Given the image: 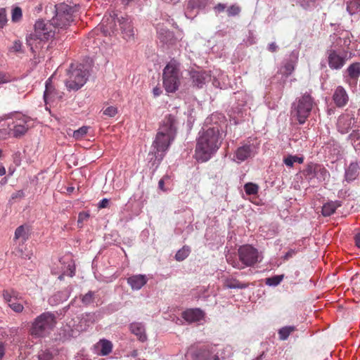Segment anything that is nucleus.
I'll use <instances>...</instances> for the list:
<instances>
[{"mask_svg":"<svg viewBox=\"0 0 360 360\" xmlns=\"http://www.w3.org/2000/svg\"><path fill=\"white\" fill-rule=\"evenodd\" d=\"M318 164H309L306 167V168L303 171V174L305 176L306 179L309 180H311L314 178H316V167H318Z\"/></svg>","mask_w":360,"mask_h":360,"instance_id":"28","label":"nucleus"},{"mask_svg":"<svg viewBox=\"0 0 360 360\" xmlns=\"http://www.w3.org/2000/svg\"><path fill=\"white\" fill-rule=\"evenodd\" d=\"M131 332L135 335L138 339L143 342L147 340L145 328L141 323H132L130 325Z\"/></svg>","mask_w":360,"mask_h":360,"instance_id":"22","label":"nucleus"},{"mask_svg":"<svg viewBox=\"0 0 360 360\" xmlns=\"http://www.w3.org/2000/svg\"><path fill=\"white\" fill-rule=\"evenodd\" d=\"M89 129V127L83 126V127H80L79 129L75 130V131H72L71 129H70L69 131L72 132V137L75 140L77 141V140H81V139H84L85 137V136L87 134Z\"/></svg>","mask_w":360,"mask_h":360,"instance_id":"30","label":"nucleus"},{"mask_svg":"<svg viewBox=\"0 0 360 360\" xmlns=\"http://www.w3.org/2000/svg\"><path fill=\"white\" fill-rule=\"evenodd\" d=\"M7 22L6 11L5 8H0V27H3Z\"/></svg>","mask_w":360,"mask_h":360,"instance_id":"46","label":"nucleus"},{"mask_svg":"<svg viewBox=\"0 0 360 360\" xmlns=\"http://www.w3.org/2000/svg\"><path fill=\"white\" fill-rule=\"evenodd\" d=\"M49 9L46 8V12L48 15ZM49 11L54 15L51 18L50 21L52 22L55 28L57 29L58 33L60 30H66L73 21V9L70 6L65 4H59L53 6L49 7Z\"/></svg>","mask_w":360,"mask_h":360,"instance_id":"4","label":"nucleus"},{"mask_svg":"<svg viewBox=\"0 0 360 360\" xmlns=\"http://www.w3.org/2000/svg\"><path fill=\"white\" fill-rule=\"evenodd\" d=\"M239 260L232 256L227 257V262L233 267L243 269L246 266H252L259 262L258 250L252 245L240 246L238 250Z\"/></svg>","mask_w":360,"mask_h":360,"instance_id":"5","label":"nucleus"},{"mask_svg":"<svg viewBox=\"0 0 360 360\" xmlns=\"http://www.w3.org/2000/svg\"><path fill=\"white\" fill-rule=\"evenodd\" d=\"M277 49H278V46L276 44L275 42H272L269 44L268 50L270 52H272V53L276 52L277 51Z\"/></svg>","mask_w":360,"mask_h":360,"instance_id":"55","label":"nucleus"},{"mask_svg":"<svg viewBox=\"0 0 360 360\" xmlns=\"http://www.w3.org/2000/svg\"><path fill=\"white\" fill-rule=\"evenodd\" d=\"M94 292L92 291H89V292L85 294L82 298V302L86 305H88V304L92 303L94 302Z\"/></svg>","mask_w":360,"mask_h":360,"instance_id":"44","label":"nucleus"},{"mask_svg":"<svg viewBox=\"0 0 360 360\" xmlns=\"http://www.w3.org/2000/svg\"><path fill=\"white\" fill-rule=\"evenodd\" d=\"M10 82V77L6 74L0 72V84Z\"/></svg>","mask_w":360,"mask_h":360,"instance_id":"52","label":"nucleus"},{"mask_svg":"<svg viewBox=\"0 0 360 360\" xmlns=\"http://www.w3.org/2000/svg\"><path fill=\"white\" fill-rule=\"evenodd\" d=\"M89 214L86 212H80L78 216L77 224L79 227L82 226L83 222L88 219Z\"/></svg>","mask_w":360,"mask_h":360,"instance_id":"47","label":"nucleus"},{"mask_svg":"<svg viewBox=\"0 0 360 360\" xmlns=\"http://www.w3.org/2000/svg\"><path fill=\"white\" fill-rule=\"evenodd\" d=\"M105 20H103L102 25L105 27V29H104V30H103V32H109V31H108V28H110V29L111 30V32L113 33V32H114V30L112 28V26H111V24H112V23H113V20L112 19V20H111V22H109V23H108V24H106L105 25Z\"/></svg>","mask_w":360,"mask_h":360,"instance_id":"53","label":"nucleus"},{"mask_svg":"<svg viewBox=\"0 0 360 360\" xmlns=\"http://www.w3.org/2000/svg\"><path fill=\"white\" fill-rule=\"evenodd\" d=\"M165 179H160L158 182V187L160 190H162V191H167V188H166L165 187Z\"/></svg>","mask_w":360,"mask_h":360,"instance_id":"57","label":"nucleus"},{"mask_svg":"<svg viewBox=\"0 0 360 360\" xmlns=\"http://www.w3.org/2000/svg\"><path fill=\"white\" fill-rule=\"evenodd\" d=\"M28 238V233L26 231L25 226L22 225L18 226L15 231L14 239H22V241L27 240Z\"/></svg>","mask_w":360,"mask_h":360,"instance_id":"32","label":"nucleus"},{"mask_svg":"<svg viewBox=\"0 0 360 360\" xmlns=\"http://www.w3.org/2000/svg\"><path fill=\"white\" fill-rule=\"evenodd\" d=\"M96 354L101 356L109 354L112 350V344L110 341L103 339L99 340L94 346Z\"/></svg>","mask_w":360,"mask_h":360,"instance_id":"20","label":"nucleus"},{"mask_svg":"<svg viewBox=\"0 0 360 360\" xmlns=\"http://www.w3.org/2000/svg\"><path fill=\"white\" fill-rule=\"evenodd\" d=\"M348 72L349 79H346L347 83L349 86L356 85L358 78L360 76V63H354L351 64L347 70Z\"/></svg>","mask_w":360,"mask_h":360,"instance_id":"16","label":"nucleus"},{"mask_svg":"<svg viewBox=\"0 0 360 360\" xmlns=\"http://www.w3.org/2000/svg\"><path fill=\"white\" fill-rule=\"evenodd\" d=\"M283 278V276H274L266 279V283L269 285H278Z\"/></svg>","mask_w":360,"mask_h":360,"instance_id":"40","label":"nucleus"},{"mask_svg":"<svg viewBox=\"0 0 360 360\" xmlns=\"http://www.w3.org/2000/svg\"><path fill=\"white\" fill-rule=\"evenodd\" d=\"M329 176V173L327 169L321 165L316 167V176L319 181H325Z\"/></svg>","mask_w":360,"mask_h":360,"instance_id":"34","label":"nucleus"},{"mask_svg":"<svg viewBox=\"0 0 360 360\" xmlns=\"http://www.w3.org/2000/svg\"><path fill=\"white\" fill-rule=\"evenodd\" d=\"M297 253V250L295 249H290L283 256L284 260H288L289 259L294 257Z\"/></svg>","mask_w":360,"mask_h":360,"instance_id":"50","label":"nucleus"},{"mask_svg":"<svg viewBox=\"0 0 360 360\" xmlns=\"http://www.w3.org/2000/svg\"><path fill=\"white\" fill-rule=\"evenodd\" d=\"M264 354V352H262L259 356H257L256 359H255L253 360H262Z\"/></svg>","mask_w":360,"mask_h":360,"instance_id":"62","label":"nucleus"},{"mask_svg":"<svg viewBox=\"0 0 360 360\" xmlns=\"http://www.w3.org/2000/svg\"><path fill=\"white\" fill-rule=\"evenodd\" d=\"M193 84L198 88H202L205 84L206 76L205 73L201 72H192L191 73Z\"/></svg>","mask_w":360,"mask_h":360,"instance_id":"27","label":"nucleus"},{"mask_svg":"<svg viewBox=\"0 0 360 360\" xmlns=\"http://www.w3.org/2000/svg\"><path fill=\"white\" fill-rule=\"evenodd\" d=\"M169 179H170V176H169V175H165V176L162 178V179H165V181H167L169 180Z\"/></svg>","mask_w":360,"mask_h":360,"instance_id":"63","label":"nucleus"},{"mask_svg":"<svg viewBox=\"0 0 360 360\" xmlns=\"http://www.w3.org/2000/svg\"><path fill=\"white\" fill-rule=\"evenodd\" d=\"M257 147L248 141L238 147L234 153V160L237 162H242L249 158L253 157L257 153Z\"/></svg>","mask_w":360,"mask_h":360,"instance_id":"12","label":"nucleus"},{"mask_svg":"<svg viewBox=\"0 0 360 360\" xmlns=\"http://www.w3.org/2000/svg\"><path fill=\"white\" fill-rule=\"evenodd\" d=\"M222 141V134L218 126L202 128L196 140V160L201 162L208 161L220 148Z\"/></svg>","mask_w":360,"mask_h":360,"instance_id":"1","label":"nucleus"},{"mask_svg":"<svg viewBox=\"0 0 360 360\" xmlns=\"http://www.w3.org/2000/svg\"><path fill=\"white\" fill-rule=\"evenodd\" d=\"M22 18V10L20 7H15L12 11V21L18 22Z\"/></svg>","mask_w":360,"mask_h":360,"instance_id":"43","label":"nucleus"},{"mask_svg":"<svg viewBox=\"0 0 360 360\" xmlns=\"http://www.w3.org/2000/svg\"><path fill=\"white\" fill-rule=\"evenodd\" d=\"M117 112V108L115 106H108L103 110V114L109 117H115Z\"/></svg>","mask_w":360,"mask_h":360,"instance_id":"41","label":"nucleus"},{"mask_svg":"<svg viewBox=\"0 0 360 360\" xmlns=\"http://www.w3.org/2000/svg\"><path fill=\"white\" fill-rule=\"evenodd\" d=\"M175 137L176 136L174 135L158 130L155 140L153 142V146L155 148V158L158 159V161H161L163 159L165 153L168 150Z\"/></svg>","mask_w":360,"mask_h":360,"instance_id":"10","label":"nucleus"},{"mask_svg":"<svg viewBox=\"0 0 360 360\" xmlns=\"http://www.w3.org/2000/svg\"><path fill=\"white\" fill-rule=\"evenodd\" d=\"M294 70H295L294 63L292 61L287 62L283 65V67L281 68V73L285 77H288L289 75H290L292 73Z\"/></svg>","mask_w":360,"mask_h":360,"instance_id":"35","label":"nucleus"},{"mask_svg":"<svg viewBox=\"0 0 360 360\" xmlns=\"http://www.w3.org/2000/svg\"><path fill=\"white\" fill-rule=\"evenodd\" d=\"M244 189L247 195H256L259 191V186L253 183H247L244 186Z\"/></svg>","mask_w":360,"mask_h":360,"instance_id":"38","label":"nucleus"},{"mask_svg":"<svg viewBox=\"0 0 360 360\" xmlns=\"http://www.w3.org/2000/svg\"><path fill=\"white\" fill-rule=\"evenodd\" d=\"M226 6L224 4H218L215 7L214 9L218 12H222L225 10Z\"/></svg>","mask_w":360,"mask_h":360,"instance_id":"58","label":"nucleus"},{"mask_svg":"<svg viewBox=\"0 0 360 360\" xmlns=\"http://www.w3.org/2000/svg\"><path fill=\"white\" fill-rule=\"evenodd\" d=\"M148 279L145 275H134L127 278V283L133 290H140L146 284Z\"/></svg>","mask_w":360,"mask_h":360,"instance_id":"19","label":"nucleus"},{"mask_svg":"<svg viewBox=\"0 0 360 360\" xmlns=\"http://www.w3.org/2000/svg\"><path fill=\"white\" fill-rule=\"evenodd\" d=\"M120 26L123 34V38L127 40H130L134 37V31L131 25V22L128 19L122 18L119 19Z\"/></svg>","mask_w":360,"mask_h":360,"instance_id":"18","label":"nucleus"},{"mask_svg":"<svg viewBox=\"0 0 360 360\" xmlns=\"http://www.w3.org/2000/svg\"><path fill=\"white\" fill-rule=\"evenodd\" d=\"M303 161L304 158L302 157H297L295 155H288L283 160V162L285 164V165L290 167H292L295 162H298L301 164L303 162Z\"/></svg>","mask_w":360,"mask_h":360,"instance_id":"33","label":"nucleus"},{"mask_svg":"<svg viewBox=\"0 0 360 360\" xmlns=\"http://www.w3.org/2000/svg\"><path fill=\"white\" fill-rule=\"evenodd\" d=\"M182 79L181 64L172 59L165 67L162 72V83L167 93H175L180 87Z\"/></svg>","mask_w":360,"mask_h":360,"instance_id":"2","label":"nucleus"},{"mask_svg":"<svg viewBox=\"0 0 360 360\" xmlns=\"http://www.w3.org/2000/svg\"><path fill=\"white\" fill-rule=\"evenodd\" d=\"M354 241H355L356 245L360 248V233L355 235Z\"/></svg>","mask_w":360,"mask_h":360,"instance_id":"60","label":"nucleus"},{"mask_svg":"<svg viewBox=\"0 0 360 360\" xmlns=\"http://www.w3.org/2000/svg\"><path fill=\"white\" fill-rule=\"evenodd\" d=\"M45 102L52 101L54 99V92L49 86L48 84H46V90L44 94Z\"/></svg>","mask_w":360,"mask_h":360,"instance_id":"42","label":"nucleus"},{"mask_svg":"<svg viewBox=\"0 0 360 360\" xmlns=\"http://www.w3.org/2000/svg\"><path fill=\"white\" fill-rule=\"evenodd\" d=\"M108 200L106 199V198H103V200H101L98 204V207L99 208H105L106 207H108Z\"/></svg>","mask_w":360,"mask_h":360,"instance_id":"54","label":"nucleus"},{"mask_svg":"<svg viewBox=\"0 0 360 360\" xmlns=\"http://www.w3.org/2000/svg\"><path fill=\"white\" fill-rule=\"evenodd\" d=\"M224 285L230 289H244L248 286V284L241 283L234 278H227L224 280Z\"/></svg>","mask_w":360,"mask_h":360,"instance_id":"26","label":"nucleus"},{"mask_svg":"<svg viewBox=\"0 0 360 360\" xmlns=\"http://www.w3.org/2000/svg\"><path fill=\"white\" fill-rule=\"evenodd\" d=\"M10 50L13 52H21V51H22L21 41L19 40L15 41L13 46L11 47Z\"/></svg>","mask_w":360,"mask_h":360,"instance_id":"49","label":"nucleus"},{"mask_svg":"<svg viewBox=\"0 0 360 360\" xmlns=\"http://www.w3.org/2000/svg\"><path fill=\"white\" fill-rule=\"evenodd\" d=\"M52 358V355L46 352H42L39 354V360H51Z\"/></svg>","mask_w":360,"mask_h":360,"instance_id":"51","label":"nucleus"},{"mask_svg":"<svg viewBox=\"0 0 360 360\" xmlns=\"http://www.w3.org/2000/svg\"><path fill=\"white\" fill-rule=\"evenodd\" d=\"M32 125L31 119L20 113L13 115L8 122L10 132L15 138L23 136Z\"/></svg>","mask_w":360,"mask_h":360,"instance_id":"9","label":"nucleus"},{"mask_svg":"<svg viewBox=\"0 0 360 360\" xmlns=\"http://www.w3.org/2000/svg\"><path fill=\"white\" fill-rule=\"evenodd\" d=\"M314 105V99L310 94H304L292 103L290 111L292 117L295 118L300 124L305 123Z\"/></svg>","mask_w":360,"mask_h":360,"instance_id":"6","label":"nucleus"},{"mask_svg":"<svg viewBox=\"0 0 360 360\" xmlns=\"http://www.w3.org/2000/svg\"><path fill=\"white\" fill-rule=\"evenodd\" d=\"M178 120L176 115H165L160 123L159 131L176 136L177 131Z\"/></svg>","mask_w":360,"mask_h":360,"instance_id":"13","label":"nucleus"},{"mask_svg":"<svg viewBox=\"0 0 360 360\" xmlns=\"http://www.w3.org/2000/svg\"><path fill=\"white\" fill-rule=\"evenodd\" d=\"M56 33H58V30L50 20L45 22L43 20H39L35 22L34 33L31 34L27 39L28 45L31 46L32 50V40L48 41L53 38Z\"/></svg>","mask_w":360,"mask_h":360,"instance_id":"7","label":"nucleus"},{"mask_svg":"<svg viewBox=\"0 0 360 360\" xmlns=\"http://www.w3.org/2000/svg\"><path fill=\"white\" fill-rule=\"evenodd\" d=\"M296 330L295 326H285L281 328L278 330L279 339L281 340H285L288 339L289 335Z\"/></svg>","mask_w":360,"mask_h":360,"instance_id":"31","label":"nucleus"},{"mask_svg":"<svg viewBox=\"0 0 360 360\" xmlns=\"http://www.w3.org/2000/svg\"><path fill=\"white\" fill-rule=\"evenodd\" d=\"M349 138L354 143H355L357 141H359L360 131L359 129L353 130L352 132L349 134Z\"/></svg>","mask_w":360,"mask_h":360,"instance_id":"48","label":"nucleus"},{"mask_svg":"<svg viewBox=\"0 0 360 360\" xmlns=\"http://www.w3.org/2000/svg\"><path fill=\"white\" fill-rule=\"evenodd\" d=\"M194 360H219L217 354L209 349H200L193 354Z\"/></svg>","mask_w":360,"mask_h":360,"instance_id":"21","label":"nucleus"},{"mask_svg":"<svg viewBox=\"0 0 360 360\" xmlns=\"http://www.w3.org/2000/svg\"><path fill=\"white\" fill-rule=\"evenodd\" d=\"M359 165L356 162H351L345 172V179L352 181L359 175Z\"/></svg>","mask_w":360,"mask_h":360,"instance_id":"24","label":"nucleus"},{"mask_svg":"<svg viewBox=\"0 0 360 360\" xmlns=\"http://www.w3.org/2000/svg\"><path fill=\"white\" fill-rule=\"evenodd\" d=\"M6 174V169L4 166H0V176H3Z\"/></svg>","mask_w":360,"mask_h":360,"instance_id":"61","label":"nucleus"},{"mask_svg":"<svg viewBox=\"0 0 360 360\" xmlns=\"http://www.w3.org/2000/svg\"><path fill=\"white\" fill-rule=\"evenodd\" d=\"M347 11L351 13H354L360 9V0H349L347 2Z\"/></svg>","mask_w":360,"mask_h":360,"instance_id":"37","label":"nucleus"},{"mask_svg":"<svg viewBox=\"0 0 360 360\" xmlns=\"http://www.w3.org/2000/svg\"><path fill=\"white\" fill-rule=\"evenodd\" d=\"M158 38L164 44H173L175 43L174 33L166 29H160Z\"/></svg>","mask_w":360,"mask_h":360,"instance_id":"25","label":"nucleus"},{"mask_svg":"<svg viewBox=\"0 0 360 360\" xmlns=\"http://www.w3.org/2000/svg\"><path fill=\"white\" fill-rule=\"evenodd\" d=\"M328 62L330 69L340 70L345 63V57L341 56L335 50H330L328 51Z\"/></svg>","mask_w":360,"mask_h":360,"instance_id":"14","label":"nucleus"},{"mask_svg":"<svg viewBox=\"0 0 360 360\" xmlns=\"http://www.w3.org/2000/svg\"><path fill=\"white\" fill-rule=\"evenodd\" d=\"M56 325V315L50 311L43 312L32 322L30 334L34 338H44L50 334Z\"/></svg>","mask_w":360,"mask_h":360,"instance_id":"3","label":"nucleus"},{"mask_svg":"<svg viewBox=\"0 0 360 360\" xmlns=\"http://www.w3.org/2000/svg\"><path fill=\"white\" fill-rule=\"evenodd\" d=\"M154 96H159L162 94V90L160 87L156 86L153 89Z\"/></svg>","mask_w":360,"mask_h":360,"instance_id":"59","label":"nucleus"},{"mask_svg":"<svg viewBox=\"0 0 360 360\" xmlns=\"http://www.w3.org/2000/svg\"><path fill=\"white\" fill-rule=\"evenodd\" d=\"M356 123L354 112L345 110L338 119L337 129L341 134H347Z\"/></svg>","mask_w":360,"mask_h":360,"instance_id":"11","label":"nucleus"},{"mask_svg":"<svg viewBox=\"0 0 360 360\" xmlns=\"http://www.w3.org/2000/svg\"><path fill=\"white\" fill-rule=\"evenodd\" d=\"M204 317V313L199 309H187L182 313V318L188 323L199 321Z\"/></svg>","mask_w":360,"mask_h":360,"instance_id":"17","label":"nucleus"},{"mask_svg":"<svg viewBox=\"0 0 360 360\" xmlns=\"http://www.w3.org/2000/svg\"><path fill=\"white\" fill-rule=\"evenodd\" d=\"M88 72L83 65H71L65 84L68 90L77 91L86 82Z\"/></svg>","mask_w":360,"mask_h":360,"instance_id":"8","label":"nucleus"},{"mask_svg":"<svg viewBox=\"0 0 360 360\" xmlns=\"http://www.w3.org/2000/svg\"><path fill=\"white\" fill-rule=\"evenodd\" d=\"M341 206L342 202L339 200L328 202L322 207V214L324 217H330L335 212L338 207Z\"/></svg>","mask_w":360,"mask_h":360,"instance_id":"23","label":"nucleus"},{"mask_svg":"<svg viewBox=\"0 0 360 360\" xmlns=\"http://www.w3.org/2000/svg\"><path fill=\"white\" fill-rule=\"evenodd\" d=\"M8 305L13 311L16 313H20L24 309L23 305L18 302V300L11 301Z\"/></svg>","mask_w":360,"mask_h":360,"instance_id":"39","label":"nucleus"},{"mask_svg":"<svg viewBox=\"0 0 360 360\" xmlns=\"http://www.w3.org/2000/svg\"><path fill=\"white\" fill-rule=\"evenodd\" d=\"M3 297L4 301L8 304L11 301L18 300V293L13 290H3Z\"/></svg>","mask_w":360,"mask_h":360,"instance_id":"29","label":"nucleus"},{"mask_svg":"<svg viewBox=\"0 0 360 360\" xmlns=\"http://www.w3.org/2000/svg\"><path fill=\"white\" fill-rule=\"evenodd\" d=\"M229 16H236L240 12V8L236 5L231 6L226 11Z\"/></svg>","mask_w":360,"mask_h":360,"instance_id":"45","label":"nucleus"},{"mask_svg":"<svg viewBox=\"0 0 360 360\" xmlns=\"http://www.w3.org/2000/svg\"><path fill=\"white\" fill-rule=\"evenodd\" d=\"M166 2L168 3H175L176 0H164Z\"/></svg>","mask_w":360,"mask_h":360,"instance_id":"64","label":"nucleus"},{"mask_svg":"<svg viewBox=\"0 0 360 360\" xmlns=\"http://www.w3.org/2000/svg\"><path fill=\"white\" fill-rule=\"evenodd\" d=\"M24 197V193L22 191H18L12 194V198L13 199H15V198H22Z\"/></svg>","mask_w":360,"mask_h":360,"instance_id":"56","label":"nucleus"},{"mask_svg":"<svg viewBox=\"0 0 360 360\" xmlns=\"http://www.w3.org/2000/svg\"><path fill=\"white\" fill-rule=\"evenodd\" d=\"M333 101L338 108H342L347 104L349 101V96L345 88L342 86H338L335 89L333 95Z\"/></svg>","mask_w":360,"mask_h":360,"instance_id":"15","label":"nucleus"},{"mask_svg":"<svg viewBox=\"0 0 360 360\" xmlns=\"http://www.w3.org/2000/svg\"><path fill=\"white\" fill-rule=\"evenodd\" d=\"M190 251L189 247L184 246L176 253L175 259L177 261H183L189 255Z\"/></svg>","mask_w":360,"mask_h":360,"instance_id":"36","label":"nucleus"}]
</instances>
